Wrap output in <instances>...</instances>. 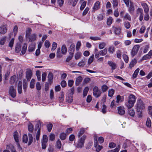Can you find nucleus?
<instances>
[{
    "label": "nucleus",
    "mask_w": 152,
    "mask_h": 152,
    "mask_svg": "<svg viewBox=\"0 0 152 152\" xmlns=\"http://www.w3.org/2000/svg\"><path fill=\"white\" fill-rule=\"evenodd\" d=\"M35 82V80L34 79H33L31 80L30 83V87L31 88H32L34 87Z\"/></svg>",
    "instance_id": "48"
},
{
    "label": "nucleus",
    "mask_w": 152,
    "mask_h": 152,
    "mask_svg": "<svg viewBox=\"0 0 152 152\" xmlns=\"http://www.w3.org/2000/svg\"><path fill=\"white\" fill-rule=\"evenodd\" d=\"M102 92L99 90L98 88L96 86H95L93 88V94L94 95L96 98L100 96Z\"/></svg>",
    "instance_id": "5"
},
{
    "label": "nucleus",
    "mask_w": 152,
    "mask_h": 152,
    "mask_svg": "<svg viewBox=\"0 0 152 152\" xmlns=\"http://www.w3.org/2000/svg\"><path fill=\"white\" fill-rule=\"evenodd\" d=\"M114 93V90L113 89L109 90L108 91V96L110 97H112Z\"/></svg>",
    "instance_id": "51"
},
{
    "label": "nucleus",
    "mask_w": 152,
    "mask_h": 152,
    "mask_svg": "<svg viewBox=\"0 0 152 152\" xmlns=\"http://www.w3.org/2000/svg\"><path fill=\"white\" fill-rule=\"evenodd\" d=\"M106 45V44L104 42H102L99 44V48L100 49H102L105 47Z\"/></svg>",
    "instance_id": "53"
},
{
    "label": "nucleus",
    "mask_w": 152,
    "mask_h": 152,
    "mask_svg": "<svg viewBox=\"0 0 152 152\" xmlns=\"http://www.w3.org/2000/svg\"><path fill=\"white\" fill-rule=\"evenodd\" d=\"M139 68H138L135 71L134 74L132 75V77L134 78H135L137 77V76L139 73Z\"/></svg>",
    "instance_id": "35"
},
{
    "label": "nucleus",
    "mask_w": 152,
    "mask_h": 152,
    "mask_svg": "<svg viewBox=\"0 0 152 152\" xmlns=\"http://www.w3.org/2000/svg\"><path fill=\"white\" fill-rule=\"evenodd\" d=\"M100 8V3L99 1H97L94 4V6L93 7V11H94V12L95 11L98 10Z\"/></svg>",
    "instance_id": "9"
},
{
    "label": "nucleus",
    "mask_w": 152,
    "mask_h": 152,
    "mask_svg": "<svg viewBox=\"0 0 152 152\" xmlns=\"http://www.w3.org/2000/svg\"><path fill=\"white\" fill-rule=\"evenodd\" d=\"M36 36L35 34H33L31 35H30L26 38L29 39V42H33L36 40Z\"/></svg>",
    "instance_id": "8"
},
{
    "label": "nucleus",
    "mask_w": 152,
    "mask_h": 152,
    "mask_svg": "<svg viewBox=\"0 0 152 152\" xmlns=\"http://www.w3.org/2000/svg\"><path fill=\"white\" fill-rule=\"evenodd\" d=\"M48 137L46 135H44L43 136L42 140V142H46L48 141Z\"/></svg>",
    "instance_id": "56"
},
{
    "label": "nucleus",
    "mask_w": 152,
    "mask_h": 152,
    "mask_svg": "<svg viewBox=\"0 0 152 152\" xmlns=\"http://www.w3.org/2000/svg\"><path fill=\"white\" fill-rule=\"evenodd\" d=\"M137 113L138 117L141 118L142 117V110H139V111H138L137 109Z\"/></svg>",
    "instance_id": "55"
},
{
    "label": "nucleus",
    "mask_w": 152,
    "mask_h": 152,
    "mask_svg": "<svg viewBox=\"0 0 152 152\" xmlns=\"http://www.w3.org/2000/svg\"><path fill=\"white\" fill-rule=\"evenodd\" d=\"M6 39V37L2 38L0 40V44L1 45H3L4 44Z\"/></svg>",
    "instance_id": "62"
},
{
    "label": "nucleus",
    "mask_w": 152,
    "mask_h": 152,
    "mask_svg": "<svg viewBox=\"0 0 152 152\" xmlns=\"http://www.w3.org/2000/svg\"><path fill=\"white\" fill-rule=\"evenodd\" d=\"M28 129L30 132H32L34 129L33 125L31 123H29L28 125Z\"/></svg>",
    "instance_id": "29"
},
{
    "label": "nucleus",
    "mask_w": 152,
    "mask_h": 152,
    "mask_svg": "<svg viewBox=\"0 0 152 152\" xmlns=\"http://www.w3.org/2000/svg\"><path fill=\"white\" fill-rule=\"evenodd\" d=\"M9 93L11 96L13 98H14L16 96V90L13 86L10 87Z\"/></svg>",
    "instance_id": "6"
},
{
    "label": "nucleus",
    "mask_w": 152,
    "mask_h": 152,
    "mask_svg": "<svg viewBox=\"0 0 152 152\" xmlns=\"http://www.w3.org/2000/svg\"><path fill=\"white\" fill-rule=\"evenodd\" d=\"M61 141L59 140H58L56 142V147L59 149L61 148Z\"/></svg>",
    "instance_id": "44"
},
{
    "label": "nucleus",
    "mask_w": 152,
    "mask_h": 152,
    "mask_svg": "<svg viewBox=\"0 0 152 152\" xmlns=\"http://www.w3.org/2000/svg\"><path fill=\"white\" fill-rule=\"evenodd\" d=\"M86 138L85 135L83 136L78 140L76 145V147L78 148H81L83 147L85 140Z\"/></svg>",
    "instance_id": "2"
},
{
    "label": "nucleus",
    "mask_w": 152,
    "mask_h": 152,
    "mask_svg": "<svg viewBox=\"0 0 152 152\" xmlns=\"http://www.w3.org/2000/svg\"><path fill=\"white\" fill-rule=\"evenodd\" d=\"M136 98L135 96L132 94H131L128 97V100L125 103L126 106L128 108H131L134 105L135 102Z\"/></svg>",
    "instance_id": "1"
},
{
    "label": "nucleus",
    "mask_w": 152,
    "mask_h": 152,
    "mask_svg": "<svg viewBox=\"0 0 152 152\" xmlns=\"http://www.w3.org/2000/svg\"><path fill=\"white\" fill-rule=\"evenodd\" d=\"M88 90L89 88L88 87H86L83 90V97L86 96L87 95Z\"/></svg>",
    "instance_id": "37"
},
{
    "label": "nucleus",
    "mask_w": 152,
    "mask_h": 152,
    "mask_svg": "<svg viewBox=\"0 0 152 152\" xmlns=\"http://www.w3.org/2000/svg\"><path fill=\"white\" fill-rule=\"evenodd\" d=\"M108 63L109 65L110 66L113 70H114L116 68V64L111 61H109Z\"/></svg>",
    "instance_id": "22"
},
{
    "label": "nucleus",
    "mask_w": 152,
    "mask_h": 152,
    "mask_svg": "<svg viewBox=\"0 0 152 152\" xmlns=\"http://www.w3.org/2000/svg\"><path fill=\"white\" fill-rule=\"evenodd\" d=\"M23 141L25 143H27L28 142V137L26 134H24L23 137Z\"/></svg>",
    "instance_id": "49"
},
{
    "label": "nucleus",
    "mask_w": 152,
    "mask_h": 152,
    "mask_svg": "<svg viewBox=\"0 0 152 152\" xmlns=\"http://www.w3.org/2000/svg\"><path fill=\"white\" fill-rule=\"evenodd\" d=\"M113 22V18L112 17H110L107 19V25L110 26Z\"/></svg>",
    "instance_id": "38"
},
{
    "label": "nucleus",
    "mask_w": 152,
    "mask_h": 152,
    "mask_svg": "<svg viewBox=\"0 0 152 152\" xmlns=\"http://www.w3.org/2000/svg\"><path fill=\"white\" fill-rule=\"evenodd\" d=\"M137 11L138 13H140V16L139 17V20L140 21H142L143 18V11L142 9L140 8H138L137 10Z\"/></svg>",
    "instance_id": "11"
},
{
    "label": "nucleus",
    "mask_w": 152,
    "mask_h": 152,
    "mask_svg": "<svg viewBox=\"0 0 152 152\" xmlns=\"http://www.w3.org/2000/svg\"><path fill=\"white\" fill-rule=\"evenodd\" d=\"M32 31V30L30 28L27 29L26 31V37L30 35Z\"/></svg>",
    "instance_id": "33"
},
{
    "label": "nucleus",
    "mask_w": 152,
    "mask_h": 152,
    "mask_svg": "<svg viewBox=\"0 0 152 152\" xmlns=\"http://www.w3.org/2000/svg\"><path fill=\"white\" fill-rule=\"evenodd\" d=\"M85 130L83 128H81L80 129V132L78 133L77 136L78 137H80V136H82L84 133Z\"/></svg>",
    "instance_id": "31"
},
{
    "label": "nucleus",
    "mask_w": 152,
    "mask_h": 152,
    "mask_svg": "<svg viewBox=\"0 0 152 152\" xmlns=\"http://www.w3.org/2000/svg\"><path fill=\"white\" fill-rule=\"evenodd\" d=\"M48 150L49 152H54L55 150H54V148L51 146H49L48 149Z\"/></svg>",
    "instance_id": "64"
},
{
    "label": "nucleus",
    "mask_w": 152,
    "mask_h": 152,
    "mask_svg": "<svg viewBox=\"0 0 152 152\" xmlns=\"http://www.w3.org/2000/svg\"><path fill=\"white\" fill-rule=\"evenodd\" d=\"M21 44L20 43H18L16 45L15 48V51L18 53L20 51L21 49Z\"/></svg>",
    "instance_id": "18"
},
{
    "label": "nucleus",
    "mask_w": 152,
    "mask_h": 152,
    "mask_svg": "<svg viewBox=\"0 0 152 152\" xmlns=\"http://www.w3.org/2000/svg\"><path fill=\"white\" fill-rule=\"evenodd\" d=\"M47 76V74L46 72H43L42 75V80L44 82Z\"/></svg>",
    "instance_id": "61"
},
{
    "label": "nucleus",
    "mask_w": 152,
    "mask_h": 152,
    "mask_svg": "<svg viewBox=\"0 0 152 152\" xmlns=\"http://www.w3.org/2000/svg\"><path fill=\"white\" fill-rule=\"evenodd\" d=\"M34 46L33 45H31L28 47V50L30 52H32L34 50Z\"/></svg>",
    "instance_id": "46"
},
{
    "label": "nucleus",
    "mask_w": 152,
    "mask_h": 152,
    "mask_svg": "<svg viewBox=\"0 0 152 152\" xmlns=\"http://www.w3.org/2000/svg\"><path fill=\"white\" fill-rule=\"evenodd\" d=\"M53 125L51 124H48L47 125V129L49 132H50L52 129Z\"/></svg>",
    "instance_id": "54"
},
{
    "label": "nucleus",
    "mask_w": 152,
    "mask_h": 152,
    "mask_svg": "<svg viewBox=\"0 0 152 152\" xmlns=\"http://www.w3.org/2000/svg\"><path fill=\"white\" fill-rule=\"evenodd\" d=\"M73 99V97L71 95H69V96L66 97L67 101L69 103H71L72 102Z\"/></svg>",
    "instance_id": "36"
},
{
    "label": "nucleus",
    "mask_w": 152,
    "mask_h": 152,
    "mask_svg": "<svg viewBox=\"0 0 152 152\" xmlns=\"http://www.w3.org/2000/svg\"><path fill=\"white\" fill-rule=\"evenodd\" d=\"M13 137L15 141L18 142L19 141L18 134L17 131H15L13 133Z\"/></svg>",
    "instance_id": "20"
},
{
    "label": "nucleus",
    "mask_w": 152,
    "mask_h": 152,
    "mask_svg": "<svg viewBox=\"0 0 152 152\" xmlns=\"http://www.w3.org/2000/svg\"><path fill=\"white\" fill-rule=\"evenodd\" d=\"M137 62V61L135 59L132 60L129 64V67L132 68L136 64Z\"/></svg>",
    "instance_id": "27"
},
{
    "label": "nucleus",
    "mask_w": 152,
    "mask_h": 152,
    "mask_svg": "<svg viewBox=\"0 0 152 152\" xmlns=\"http://www.w3.org/2000/svg\"><path fill=\"white\" fill-rule=\"evenodd\" d=\"M124 25L126 29H129L131 27L130 23L128 21H125L124 23Z\"/></svg>",
    "instance_id": "34"
},
{
    "label": "nucleus",
    "mask_w": 152,
    "mask_h": 152,
    "mask_svg": "<svg viewBox=\"0 0 152 152\" xmlns=\"http://www.w3.org/2000/svg\"><path fill=\"white\" fill-rule=\"evenodd\" d=\"M140 46L139 45H136L134 46L131 51L132 56L134 57L137 53L140 48Z\"/></svg>",
    "instance_id": "4"
},
{
    "label": "nucleus",
    "mask_w": 152,
    "mask_h": 152,
    "mask_svg": "<svg viewBox=\"0 0 152 152\" xmlns=\"http://www.w3.org/2000/svg\"><path fill=\"white\" fill-rule=\"evenodd\" d=\"M48 81L50 84H51L53 81V74L52 72H49L48 76Z\"/></svg>",
    "instance_id": "13"
},
{
    "label": "nucleus",
    "mask_w": 152,
    "mask_h": 152,
    "mask_svg": "<svg viewBox=\"0 0 152 152\" xmlns=\"http://www.w3.org/2000/svg\"><path fill=\"white\" fill-rule=\"evenodd\" d=\"M86 2L84 1L82 4L81 6L80 7V9L81 10H82L84 9L86 6Z\"/></svg>",
    "instance_id": "60"
},
{
    "label": "nucleus",
    "mask_w": 152,
    "mask_h": 152,
    "mask_svg": "<svg viewBox=\"0 0 152 152\" xmlns=\"http://www.w3.org/2000/svg\"><path fill=\"white\" fill-rule=\"evenodd\" d=\"M61 53L65 54L67 51V48L65 45H63L61 47Z\"/></svg>",
    "instance_id": "25"
},
{
    "label": "nucleus",
    "mask_w": 152,
    "mask_h": 152,
    "mask_svg": "<svg viewBox=\"0 0 152 152\" xmlns=\"http://www.w3.org/2000/svg\"><path fill=\"white\" fill-rule=\"evenodd\" d=\"M134 10V8L133 3L132 2H130L129 7L128 10L129 12L131 13L133 12Z\"/></svg>",
    "instance_id": "14"
},
{
    "label": "nucleus",
    "mask_w": 152,
    "mask_h": 152,
    "mask_svg": "<svg viewBox=\"0 0 152 152\" xmlns=\"http://www.w3.org/2000/svg\"><path fill=\"white\" fill-rule=\"evenodd\" d=\"M118 113L120 115H124L125 113L124 108L123 107L121 106L118 107Z\"/></svg>",
    "instance_id": "12"
},
{
    "label": "nucleus",
    "mask_w": 152,
    "mask_h": 152,
    "mask_svg": "<svg viewBox=\"0 0 152 152\" xmlns=\"http://www.w3.org/2000/svg\"><path fill=\"white\" fill-rule=\"evenodd\" d=\"M32 75V73L31 70H28L26 72V78L28 80H29L31 79Z\"/></svg>",
    "instance_id": "17"
},
{
    "label": "nucleus",
    "mask_w": 152,
    "mask_h": 152,
    "mask_svg": "<svg viewBox=\"0 0 152 152\" xmlns=\"http://www.w3.org/2000/svg\"><path fill=\"white\" fill-rule=\"evenodd\" d=\"M124 18L126 19L129 21L131 20V17L128 13H126Z\"/></svg>",
    "instance_id": "59"
},
{
    "label": "nucleus",
    "mask_w": 152,
    "mask_h": 152,
    "mask_svg": "<svg viewBox=\"0 0 152 152\" xmlns=\"http://www.w3.org/2000/svg\"><path fill=\"white\" fill-rule=\"evenodd\" d=\"M151 58L150 55L148 53V54L145 55L142 58V60H145L147 59L150 58Z\"/></svg>",
    "instance_id": "63"
},
{
    "label": "nucleus",
    "mask_w": 152,
    "mask_h": 152,
    "mask_svg": "<svg viewBox=\"0 0 152 152\" xmlns=\"http://www.w3.org/2000/svg\"><path fill=\"white\" fill-rule=\"evenodd\" d=\"M50 43L49 41L46 40L45 42V46L46 48H48L50 45Z\"/></svg>",
    "instance_id": "58"
},
{
    "label": "nucleus",
    "mask_w": 152,
    "mask_h": 152,
    "mask_svg": "<svg viewBox=\"0 0 152 152\" xmlns=\"http://www.w3.org/2000/svg\"><path fill=\"white\" fill-rule=\"evenodd\" d=\"M83 80L82 77L80 76L77 77L75 81V85L76 86H78L81 82Z\"/></svg>",
    "instance_id": "19"
},
{
    "label": "nucleus",
    "mask_w": 152,
    "mask_h": 152,
    "mask_svg": "<svg viewBox=\"0 0 152 152\" xmlns=\"http://www.w3.org/2000/svg\"><path fill=\"white\" fill-rule=\"evenodd\" d=\"M85 62L86 61L85 60H82L79 62L78 65L79 66L83 67L85 65Z\"/></svg>",
    "instance_id": "45"
},
{
    "label": "nucleus",
    "mask_w": 152,
    "mask_h": 152,
    "mask_svg": "<svg viewBox=\"0 0 152 152\" xmlns=\"http://www.w3.org/2000/svg\"><path fill=\"white\" fill-rule=\"evenodd\" d=\"M41 125V123L40 121H39V122L37 123L35 125L34 129L35 130H37L40 127Z\"/></svg>",
    "instance_id": "52"
},
{
    "label": "nucleus",
    "mask_w": 152,
    "mask_h": 152,
    "mask_svg": "<svg viewBox=\"0 0 152 152\" xmlns=\"http://www.w3.org/2000/svg\"><path fill=\"white\" fill-rule=\"evenodd\" d=\"M64 93L63 92L61 93V95L59 97L58 100L60 102H62L64 100Z\"/></svg>",
    "instance_id": "41"
},
{
    "label": "nucleus",
    "mask_w": 152,
    "mask_h": 152,
    "mask_svg": "<svg viewBox=\"0 0 152 152\" xmlns=\"http://www.w3.org/2000/svg\"><path fill=\"white\" fill-rule=\"evenodd\" d=\"M94 56V55L93 54L89 58L88 60V64H90L93 61Z\"/></svg>",
    "instance_id": "47"
},
{
    "label": "nucleus",
    "mask_w": 152,
    "mask_h": 152,
    "mask_svg": "<svg viewBox=\"0 0 152 152\" xmlns=\"http://www.w3.org/2000/svg\"><path fill=\"white\" fill-rule=\"evenodd\" d=\"M75 45L74 44H71L69 48L68 52L70 55H73L75 51Z\"/></svg>",
    "instance_id": "10"
},
{
    "label": "nucleus",
    "mask_w": 152,
    "mask_h": 152,
    "mask_svg": "<svg viewBox=\"0 0 152 152\" xmlns=\"http://www.w3.org/2000/svg\"><path fill=\"white\" fill-rule=\"evenodd\" d=\"M108 50L110 53H113L115 51V48L113 46H111L109 48Z\"/></svg>",
    "instance_id": "43"
},
{
    "label": "nucleus",
    "mask_w": 152,
    "mask_h": 152,
    "mask_svg": "<svg viewBox=\"0 0 152 152\" xmlns=\"http://www.w3.org/2000/svg\"><path fill=\"white\" fill-rule=\"evenodd\" d=\"M7 31V28L5 25H3L0 27V33L4 34L6 33Z\"/></svg>",
    "instance_id": "7"
},
{
    "label": "nucleus",
    "mask_w": 152,
    "mask_h": 152,
    "mask_svg": "<svg viewBox=\"0 0 152 152\" xmlns=\"http://www.w3.org/2000/svg\"><path fill=\"white\" fill-rule=\"evenodd\" d=\"M28 146L30 145L32 143L33 141V137L32 135L31 134H28Z\"/></svg>",
    "instance_id": "21"
},
{
    "label": "nucleus",
    "mask_w": 152,
    "mask_h": 152,
    "mask_svg": "<svg viewBox=\"0 0 152 152\" xmlns=\"http://www.w3.org/2000/svg\"><path fill=\"white\" fill-rule=\"evenodd\" d=\"M102 91L103 92H105L108 89V87L106 85H104L102 86Z\"/></svg>",
    "instance_id": "50"
},
{
    "label": "nucleus",
    "mask_w": 152,
    "mask_h": 152,
    "mask_svg": "<svg viewBox=\"0 0 152 152\" xmlns=\"http://www.w3.org/2000/svg\"><path fill=\"white\" fill-rule=\"evenodd\" d=\"M90 38L93 40L95 41V40H101V38L98 37H90Z\"/></svg>",
    "instance_id": "57"
},
{
    "label": "nucleus",
    "mask_w": 152,
    "mask_h": 152,
    "mask_svg": "<svg viewBox=\"0 0 152 152\" xmlns=\"http://www.w3.org/2000/svg\"><path fill=\"white\" fill-rule=\"evenodd\" d=\"M27 45L26 43H24L22 49L21 51V53L22 55H23L25 53L26 50L27 49Z\"/></svg>",
    "instance_id": "26"
},
{
    "label": "nucleus",
    "mask_w": 152,
    "mask_h": 152,
    "mask_svg": "<svg viewBox=\"0 0 152 152\" xmlns=\"http://www.w3.org/2000/svg\"><path fill=\"white\" fill-rule=\"evenodd\" d=\"M128 111L129 114L132 116H134L135 115V112L134 109L129 108Z\"/></svg>",
    "instance_id": "28"
},
{
    "label": "nucleus",
    "mask_w": 152,
    "mask_h": 152,
    "mask_svg": "<svg viewBox=\"0 0 152 152\" xmlns=\"http://www.w3.org/2000/svg\"><path fill=\"white\" fill-rule=\"evenodd\" d=\"M146 124L147 126L148 127H150L151 126V122L150 118H148L146 122Z\"/></svg>",
    "instance_id": "39"
},
{
    "label": "nucleus",
    "mask_w": 152,
    "mask_h": 152,
    "mask_svg": "<svg viewBox=\"0 0 152 152\" xmlns=\"http://www.w3.org/2000/svg\"><path fill=\"white\" fill-rule=\"evenodd\" d=\"M113 28L115 34L117 35L119 34L121 32V29L120 27H113Z\"/></svg>",
    "instance_id": "23"
},
{
    "label": "nucleus",
    "mask_w": 152,
    "mask_h": 152,
    "mask_svg": "<svg viewBox=\"0 0 152 152\" xmlns=\"http://www.w3.org/2000/svg\"><path fill=\"white\" fill-rule=\"evenodd\" d=\"M107 52V48H104L103 50H101L99 52L100 55L104 56L105 55Z\"/></svg>",
    "instance_id": "24"
},
{
    "label": "nucleus",
    "mask_w": 152,
    "mask_h": 152,
    "mask_svg": "<svg viewBox=\"0 0 152 152\" xmlns=\"http://www.w3.org/2000/svg\"><path fill=\"white\" fill-rule=\"evenodd\" d=\"M145 108V104L141 100H139L137 101V109L139 111V110H143Z\"/></svg>",
    "instance_id": "3"
},
{
    "label": "nucleus",
    "mask_w": 152,
    "mask_h": 152,
    "mask_svg": "<svg viewBox=\"0 0 152 152\" xmlns=\"http://www.w3.org/2000/svg\"><path fill=\"white\" fill-rule=\"evenodd\" d=\"M40 127L39 129H38L37 131L36 135V140L37 141L39 140V137L40 135Z\"/></svg>",
    "instance_id": "40"
},
{
    "label": "nucleus",
    "mask_w": 152,
    "mask_h": 152,
    "mask_svg": "<svg viewBox=\"0 0 152 152\" xmlns=\"http://www.w3.org/2000/svg\"><path fill=\"white\" fill-rule=\"evenodd\" d=\"M23 87L24 90L26 91L27 88V83L25 79L23 81Z\"/></svg>",
    "instance_id": "32"
},
{
    "label": "nucleus",
    "mask_w": 152,
    "mask_h": 152,
    "mask_svg": "<svg viewBox=\"0 0 152 152\" xmlns=\"http://www.w3.org/2000/svg\"><path fill=\"white\" fill-rule=\"evenodd\" d=\"M15 80V76L13 75L11 77L10 80V84H13Z\"/></svg>",
    "instance_id": "30"
},
{
    "label": "nucleus",
    "mask_w": 152,
    "mask_h": 152,
    "mask_svg": "<svg viewBox=\"0 0 152 152\" xmlns=\"http://www.w3.org/2000/svg\"><path fill=\"white\" fill-rule=\"evenodd\" d=\"M66 137V134L64 133H62L60 134V139L62 140H64L65 139Z\"/></svg>",
    "instance_id": "42"
},
{
    "label": "nucleus",
    "mask_w": 152,
    "mask_h": 152,
    "mask_svg": "<svg viewBox=\"0 0 152 152\" xmlns=\"http://www.w3.org/2000/svg\"><path fill=\"white\" fill-rule=\"evenodd\" d=\"M142 6L144 9V11L145 13H148L149 11V8L147 4L145 3L142 4Z\"/></svg>",
    "instance_id": "16"
},
{
    "label": "nucleus",
    "mask_w": 152,
    "mask_h": 152,
    "mask_svg": "<svg viewBox=\"0 0 152 152\" xmlns=\"http://www.w3.org/2000/svg\"><path fill=\"white\" fill-rule=\"evenodd\" d=\"M18 90L19 94H21L22 93V82L19 81L18 82Z\"/></svg>",
    "instance_id": "15"
}]
</instances>
